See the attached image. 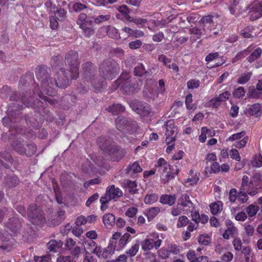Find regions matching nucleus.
Returning a JSON list of instances; mask_svg holds the SVG:
<instances>
[{"label":"nucleus","mask_w":262,"mask_h":262,"mask_svg":"<svg viewBox=\"0 0 262 262\" xmlns=\"http://www.w3.org/2000/svg\"><path fill=\"white\" fill-rule=\"evenodd\" d=\"M106 194L110 197V199L117 201L123 195V192L120 188L112 185L107 188Z\"/></svg>","instance_id":"nucleus-23"},{"label":"nucleus","mask_w":262,"mask_h":262,"mask_svg":"<svg viewBox=\"0 0 262 262\" xmlns=\"http://www.w3.org/2000/svg\"><path fill=\"white\" fill-rule=\"evenodd\" d=\"M237 234V228L233 225L230 224L229 227L225 230L223 234V237L226 239H229L230 237H233Z\"/></svg>","instance_id":"nucleus-34"},{"label":"nucleus","mask_w":262,"mask_h":262,"mask_svg":"<svg viewBox=\"0 0 262 262\" xmlns=\"http://www.w3.org/2000/svg\"><path fill=\"white\" fill-rule=\"evenodd\" d=\"M130 237V235L128 233H125L122 235H121V233L118 232L114 233L110 240L109 246L103 252V256L106 257L105 254L108 251H110V253H111L115 251L122 250L128 243Z\"/></svg>","instance_id":"nucleus-8"},{"label":"nucleus","mask_w":262,"mask_h":262,"mask_svg":"<svg viewBox=\"0 0 262 262\" xmlns=\"http://www.w3.org/2000/svg\"><path fill=\"white\" fill-rule=\"evenodd\" d=\"M162 241L159 237V235L157 234L153 238H147L143 240L141 244L142 249L144 251H148L155 248L157 250L162 244Z\"/></svg>","instance_id":"nucleus-12"},{"label":"nucleus","mask_w":262,"mask_h":262,"mask_svg":"<svg viewBox=\"0 0 262 262\" xmlns=\"http://www.w3.org/2000/svg\"><path fill=\"white\" fill-rule=\"evenodd\" d=\"M165 142L167 144H170L175 141L177 128L173 120H168L165 124Z\"/></svg>","instance_id":"nucleus-16"},{"label":"nucleus","mask_w":262,"mask_h":262,"mask_svg":"<svg viewBox=\"0 0 262 262\" xmlns=\"http://www.w3.org/2000/svg\"><path fill=\"white\" fill-rule=\"evenodd\" d=\"M232 243L235 251H239L242 249L243 243L239 237H234Z\"/></svg>","instance_id":"nucleus-62"},{"label":"nucleus","mask_w":262,"mask_h":262,"mask_svg":"<svg viewBox=\"0 0 262 262\" xmlns=\"http://www.w3.org/2000/svg\"><path fill=\"white\" fill-rule=\"evenodd\" d=\"M238 192L235 188H231L229 192V200L231 203L235 202L237 199Z\"/></svg>","instance_id":"nucleus-63"},{"label":"nucleus","mask_w":262,"mask_h":262,"mask_svg":"<svg viewBox=\"0 0 262 262\" xmlns=\"http://www.w3.org/2000/svg\"><path fill=\"white\" fill-rule=\"evenodd\" d=\"M62 245L63 242L61 241L51 239L47 243V248L49 252H56L62 247Z\"/></svg>","instance_id":"nucleus-26"},{"label":"nucleus","mask_w":262,"mask_h":262,"mask_svg":"<svg viewBox=\"0 0 262 262\" xmlns=\"http://www.w3.org/2000/svg\"><path fill=\"white\" fill-rule=\"evenodd\" d=\"M262 54V49L257 47L254 49L250 55L247 57V61L250 63L253 62L258 58H259Z\"/></svg>","instance_id":"nucleus-38"},{"label":"nucleus","mask_w":262,"mask_h":262,"mask_svg":"<svg viewBox=\"0 0 262 262\" xmlns=\"http://www.w3.org/2000/svg\"><path fill=\"white\" fill-rule=\"evenodd\" d=\"M259 209V206L251 204L246 208V211L248 216L252 217L256 214Z\"/></svg>","instance_id":"nucleus-46"},{"label":"nucleus","mask_w":262,"mask_h":262,"mask_svg":"<svg viewBox=\"0 0 262 262\" xmlns=\"http://www.w3.org/2000/svg\"><path fill=\"white\" fill-rule=\"evenodd\" d=\"M67 11L63 9H59L57 10L54 13L55 18L58 19L59 21H63L66 17Z\"/></svg>","instance_id":"nucleus-54"},{"label":"nucleus","mask_w":262,"mask_h":262,"mask_svg":"<svg viewBox=\"0 0 262 262\" xmlns=\"http://www.w3.org/2000/svg\"><path fill=\"white\" fill-rule=\"evenodd\" d=\"M28 216L30 222L37 228L41 227L46 222L44 212L35 204L29 206L28 209Z\"/></svg>","instance_id":"nucleus-10"},{"label":"nucleus","mask_w":262,"mask_h":262,"mask_svg":"<svg viewBox=\"0 0 262 262\" xmlns=\"http://www.w3.org/2000/svg\"><path fill=\"white\" fill-rule=\"evenodd\" d=\"M220 202H213L210 205V208L212 214L216 215L222 210V206L220 205Z\"/></svg>","instance_id":"nucleus-53"},{"label":"nucleus","mask_w":262,"mask_h":262,"mask_svg":"<svg viewBox=\"0 0 262 262\" xmlns=\"http://www.w3.org/2000/svg\"><path fill=\"white\" fill-rule=\"evenodd\" d=\"M102 221L105 227H112L115 224V217L112 213H106L103 215Z\"/></svg>","instance_id":"nucleus-36"},{"label":"nucleus","mask_w":262,"mask_h":262,"mask_svg":"<svg viewBox=\"0 0 262 262\" xmlns=\"http://www.w3.org/2000/svg\"><path fill=\"white\" fill-rule=\"evenodd\" d=\"M213 17L214 16L212 15L204 16L199 20V23L203 25L204 27L209 26L213 23Z\"/></svg>","instance_id":"nucleus-44"},{"label":"nucleus","mask_w":262,"mask_h":262,"mask_svg":"<svg viewBox=\"0 0 262 262\" xmlns=\"http://www.w3.org/2000/svg\"><path fill=\"white\" fill-rule=\"evenodd\" d=\"M255 186L262 190V174L259 173H255L251 179Z\"/></svg>","instance_id":"nucleus-43"},{"label":"nucleus","mask_w":262,"mask_h":262,"mask_svg":"<svg viewBox=\"0 0 262 262\" xmlns=\"http://www.w3.org/2000/svg\"><path fill=\"white\" fill-rule=\"evenodd\" d=\"M246 91L243 87L239 86L235 89L233 92V96L235 98H240L245 95Z\"/></svg>","instance_id":"nucleus-56"},{"label":"nucleus","mask_w":262,"mask_h":262,"mask_svg":"<svg viewBox=\"0 0 262 262\" xmlns=\"http://www.w3.org/2000/svg\"><path fill=\"white\" fill-rule=\"evenodd\" d=\"M240 188L251 196L255 195L258 192V187L255 186L251 180L246 175H244L242 178Z\"/></svg>","instance_id":"nucleus-13"},{"label":"nucleus","mask_w":262,"mask_h":262,"mask_svg":"<svg viewBox=\"0 0 262 262\" xmlns=\"http://www.w3.org/2000/svg\"><path fill=\"white\" fill-rule=\"evenodd\" d=\"M23 108L22 105L17 104L16 103H13L10 104L7 109V114L12 117L14 116L16 118V115H19V112Z\"/></svg>","instance_id":"nucleus-25"},{"label":"nucleus","mask_w":262,"mask_h":262,"mask_svg":"<svg viewBox=\"0 0 262 262\" xmlns=\"http://www.w3.org/2000/svg\"><path fill=\"white\" fill-rule=\"evenodd\" d=\"M111 18V15L107 14L105 15H100L94 19V22L96 24H100L101 23L108 20Z\"/></svg>","instance_id":"nucleus-64"},{"label":"nucleus","mask_w":262,"mask_h":262,"mask_svg":"<svg viewBox=\"0 0 262 262\" xmlns=\"http://www.w3.org/2000/svg\"><path fill=\"white\" fill-rule=\"evenodd\" d=\"M254 47L253 45H251L244 51L237 53L235 57L233 59V62L244 58L253 50Z\"/></svg>","instance_id":"nucleus-37"},{"label":"nucleus","mask_w":262,"mask_h":262,"mask_svg":"<svg viewBox=\"0 0 262 262\" xmlns=\"http://www.w3.org/2000/svg\"><path fill=\"white\" fill-rule=\"evenodd\" d=\"M84 247L88 252L90 253H98L97 246L96 243L93 240L89 239L84 242Z\"/></svg>","instance_id":"nucleus-33"},{"label":"nucleus","mask_w":262,"mask_h":262,"mask_svg":"<svg viewBox=\"0 0 262 262\" xmlns=\"http://www.w3.org/2000/svg\"><path fill=\"white\" fill-rule=\"evenodd\" d=\"M160 208L158 207H154L146 210V215L149 221L153 220L160 212Z\"/></svg>","instance_id":"nucleus-41"},{"label":"nucleus","mask_w":262,"mask_h":262,"mask_svg":"<svg viewBox=\"0 0 262 262\" xmlns=\"http://www.w3.org/2000/svg\"><path fill=\"white\" fill-rule=\"evenodd\" d=\"M126 170L127 174L132 175L142 172V168L141 167L139 162L136 161L132 164H129Z\"/></svg>","instance_id":"nucleus-30"},{"label":"nucleus","mask_w":262,"mask_h":262,"mask_svg":"<svg viewBox=\"0 0 262 262\" xmlns=\"http://www.w3.org/2000/svg\"><path fill=\"white\" fill-rule=\"evenodd\" d=\"M120 87V91L125 94H132L138 90V84L133 80L129 73L123 71L119 77L114 81L111 89L115 91Z\"/></svg>","instance_id":"nucleus-6"},{"label":"nucleus","mask_w":262,"mask_h":262,"mask_svg":"<svg viewBox=\"0 0 262 262\" xmlns=\"http://www.w3.org/2000/svg\"><path fill=\"white\" fill-rule=\"evenodd\" d=\"M107 34L109 37L112 38L116 39L121 38L118 30L115 27L113 26H109L108 27Z\"/></svg>","instance_id":"nucleus-45"},{"label":"nucleus","mask_w":262,"mask_h":262,"mask_svg":"<svg viewBox=\"0 0 262 262\" xmlns=\"http://www.w3.org/2000/svg\"><path fill=\"white\" fill-rule=\"evenodd\" d=\"M96 66L91 62H86L82 65L81 77L83 81L90 82L96 92H100L106 87V82L95 78Z\"/></svg>","instance_id":"nucleus-5"},{"label":"nucleus","mask_w":262,"mask_h":262,"mask_svg":"<svg viewBox=\"0 0 262 262\" xmlns=\"http://www.w3.org/2000/svg\"><path fill=\"white\" fill-rule=\"evenodd\" d=\"M248 194L244 190H242L241 188H239V191L237 193V200L241 203H246L248 199Z\"/></svg>","instance_id":"nucleus-48"},{"label":"nucleus","mask_w":262,"mask_h":262,"mask_svg":"<svg viewBox=\"0 0 262 262\" xmlns=\"http://www.w3.org/2000/svg\"><path fill=\"white\" fill-rule=\"evenodd\" d=\"M87 15L85 13H80L78 16L76 23L79 26L80 28L85 25L86 23L91 22L92 20H86Z\"/></svg>","instance_id":"nucleus-55"},{"label":"nucleus","mask_w":262,"mask_h":262,"mask_svg":"<svg viewBox=\"0 0 262 262\" xmlns=\"http://www.w3.org/2000/svg\"><path fill=\"white\" fill-rule=\"evenodd\" d=\"M106 110L113 115H118L125 111V107L121 104H113L110 105Z\"/></svg>","instance_id":"nucleus-35"},{"label":"nucleus","mask_w":262,"mask_h":262,"mask_svg":"<svg viewBox=\"0 0 262 262\" xmlns=\"http://www.w3.org/2000/svg\"><path fill=\"white\" fill-rule=\"evenodd\" d=\"M0 96L2 98L5 99L9 98L10 101H18L21 100V102L28 107L31 106L40 110V107H43V102L38 99L33 100L30 92H26V93H23L21 96L20 97L17 96L15 92L7 85L3 86L0 89Z\"/></svg>","instance_id":"nucleus-2"},{"label":"nucleus","mask_w":262,"mask_h":262,"mask_svg":"<svg viewBox=\"0 0 262 262\" xmlns=\"http://www.w3.org/2000/svg\"><path fill=\"white\" fill-rule=\"evenodd\" d=\"M252 76L251 72L245 73L238 78L237 82L239 84H244L247 83Z\"/></svg>","instance_id":"nucleus-50"},{"label":"nucleus","mask_w":262,"mask_h":262,"mask_svg":"<svg viewBox=\"0 0 262 262\" xmlns=\"http://www.w3.org/2000/svg\"><path fill=\"white\" fill-rule=\"evenodd\" d=\"M13 162V159L10 154L4 151L0 152V164L4 168L8 169L11 167Z\"/></svg>","instance_id":"nucleus-21"},{"label":"nucleus","mask_w":262,"mask_h":262,"mask_svg":"<svg viewBox=\"0 0 262 262\" xmlns=\"http://www.w3.org/2000/svg\"><path fill=\"white\" fill-rule=\"evenodd\" d=\"M24 140L21 139H17L11 143L12 148L19 155H24L26 151V148L23 144Z\"/></svg>","instance_id":"nucleus-24"},{"label":"nucleus","mask_w":262,"mask_h":262,"mask_svg":"<svg viewBox=\"0 0 262 262\" xmlns=\"http://www.w3.org/2000/svg\"><path fill=\"white\" fill-rule=\"evenodd\" d=\"M121 31L126 33L128 36L140 37L144 35V33L143 31L139 30H133L127 27H125L122 28Z\"/></svg>","instance_id":"nucleus-32"},{"label":"nucleus","mask_w":262,"mask_h":262,"mask_svg":"<svg viewBox=\"0 0 262 262\" xmlns=\"http://www.w3.org/2000/svg\"><path fill=\"white\" fill-rule=\"evenodd\" d=\"M185 104L188 110H194L195 108L194 105L192 103V94L189 93L186 96L185 98Z\"/></svg>","instance_id":"nucleus-59"},{"label":"nucleus","mask_w":262,"mask_h":262,"mask_svg":"<svg viewBox=\"0 0 262 262\" xmlns=\"http://www.w3.org/2000/svg\"><path fill=\"white\" fill-rule=\"evenodd\" d=\"M124 186L128 190L130 194H135L138 193L139 189H137V183L135 181L126 180L124 182Z\"/></svg>","instance_id":"nucleus-27"},{"label":"nucleus","mask_w":262,"mask_h":262,"mask_svg":"<svg viewBox=\"0 0 262 262\" xmlns=\"http://www.w3.org/2000/svg\"><path fill=\"white\" fill-rule=\"evenodd\" d=\"M19 183V180L18 178L13 174L8 175L5 179L6 186L9 188L16 186L18 185Z\"/></svg>","instance_id":"nucleus-29"},{"label":"nucleus","mask_w":262,"mask_h":262,"mask_svg":"<svg viewBox=\"0 0 262 262\" xmlns=\"http://www.w3.org/2000/svg\"><path fill=\"white\" fill-rule=\"evenodd\" d=\"M254 30V28L252 26H248L241 30V34L244 38H254L255 36V35H252V33Z\"/></svg>","instance_id":"nucleus-39"},{"label":"nucleus","mask_w":262,"mask_h":262,"mask_svg":"<svg viewBox=\"0 0 262 262\" xmlns=\"http://www.w3.org/2000/svg\"><path fill=\"white\" fill-rule=\"evenodd\" d=\"M198 242L201 245L207 246L210 243V238L207 235H200L198 237Z\"/></svg>","instance_id":"nucleus-61"},{"label":"nucleus","mask_w":262,"mask_h":262,"mask_svg":"<svg viewBox=\"0 0 262 262\" xmlns=\"http://www.w3.org/2000/svg\"><path fill=\"white\" fill-rule=\"evenodd\" d=\"M246 134V133L245 130L234 134L230 136L228 138L227 140L232 142L236 140H239L236 141L233 144V146H234L236 148H242L245 147L248 142V137L247 136H245Z\"/></svg>","instance_id":"nucleus-15"},{"label":"nucleus","mask_w":262,"mask_h":262,"mask_svg":"<svg viewBox=\"0 0 262 262\" xmlns=\"http://www.w3.org/2000/svg\"><path fill=\"white\" fill-rule=\"evenodd\" d=\"M201 134L199 137V140L201 143H204L207 138V134L210 131L206 127H202L201 129Z\"/></svg>","instance_id":"nucleus-60"},{"label":"nucleus","mask_w":262,"mask_h":262,"mask_svg":"<svg viewBox=\"0 0 262 262\" xmlns=\"http://www.w3.org/2000/svg\"><path fill=\"white\" fill-rule=\"evenodd\" d=\"M26 151L24 153L28 157H31L34 155L37 150L36 146L34 143H31L27 145Z\"/></svg>","instance_id":"nucleus-52"},{"label":"nucleus","mask_w":262,"mask_h":262,"mask_svg":"<svg viewBox=\"0 0 262 262\" xmlns=\"http://www.w3.org/2000/svg\"><path fill=\"white\" fill-rule=\"evenodd\" d=\"M6 226L14 234L18 233L21 228L20 220L16 217L10 218L7 222Z\"/></svg>","instance_id":"nucleus-22"},{"label":"nucleus","mask_w":262,"mask_h":262,"mask_svg":"<svg viewBox=\"0 0 262 262\" xmlns=\"http://www.w3.org/2000/svg\"><path fill=\"white\" fill-rule=\"evenodd\" d=\"M260 109V104L259 103H255L251 105L248 108V113L250 115L254 116L257 114Z\"/></svg>","instance_id":"nucleus-57"},{"label":"nucleus","mask_w":262,"mask_h":262,"mask_svg":"<svg viewBox=\"0 0 262 262\" xmlns=\"http://www.w3.org/2000/svg\"><path fill=\"white\" fill-rule=\"evenodd\" d=\"M175 169L172 168L171 166V169L170 172H168L166 174L165 178H163V184H165L169 182L171 180H173L176 176H177L181 170L182 164L180 163L179 161L176 162L174 163Z\"/></svg>","instance_id":"nucleus-20"},{"label":"nucleus","mask_w":262,"mask_h":262,"mask_svg":"<svg viewBox=\"0 0 262 262\" xmlns=\"http://www.w3.org/2000/svg\"><path fill=\"white\" fill-rule=\"evenodd\" d=\"M64 62L62 56L60 55L52 57L51 66L53 70L56 71V77L54 78V82L50 81L51 86L55 85L57 88H66L70 85L69 73L63 67Z\"/></svg>","instance_id":"nucleus-3"},{"label":"nucleus","mask_w":262,"mask_h":262,"mask_svg":"<svg viewBox=\"0 0 262 262\" xmlns=\"http://www.w3.org/2000/svg\"><path fill=\"white\" fill-rule=\"evenodd\" d=\"M97 143L100 149L113 161L120 160L126 154L125 149L115 144L109 137H99Z\"/></svg>","instance_id":"nucleus-4"},{"label":"nucleus","mask_w":262,"mask_h":262,"mask_svg":"<svg viewBox=\"0 0 262 262\" xmlns=\"http://www.w3.org/2000/svg\"><path fill=\"white\" fill-rule=\"evenodd\" d=\"M139 249V243H137L126 251V254L130 257L135 256Z\"/></svg>","instance_id":"nucleus-51"},{"label":"nucleus","mask_w":262,"mask_h":262,"mask_svg":"<svg viewBox=\"0 0 262 262\" xmlns=\"http://www.w3.org/2000/svg\"><path fill=\"white\" fill-rule=\"evenodd\" d=\"M176 201L175 195L163 194L161 196L160 202L163 204H167L169 206L173 205Z\"/></svg>","instance_id":"nucleus-31"},{"label":"nucleus","mask_w":262,"mask_h":262,"mask_svg":"<svg viewBox=\"0 0 262 262\" xmlns=\"http://www.w3.org/2000/svg\"><path fill=\"white\" fill-rule=\"evenodd\" d=\"M205 29L204 28L203 30H202L198 27H193L189 29V33L191 35L190 40L193 42H195L197 39H200L204 32H205Z\"/></svg>","instance_id":"nucleus-28"},{"label":"nucleus","mask_w":262,"mask_h":262,"mask_svg":"<svg viewBox=\"0 0 262 262\" xmlns=\"http://www.w3.org/2000/svg\"><path fill=\"white\" fill-rule=\"evenodd\" d=\"M147 73L142 63H138L134 69V73L135 76L141 77Z\"/></svg>","instance_id":"nucleus-49"},{"label":"nucleus","mask_w":262,"mask_h":262,"mask_svg":"<svg viewBox=\"0 0 262 262\" xmlns=\"http://www.w3.org/2000/svg\"><path fill=\"white\" fill-rule=\"evenodd\" d=\"M249 8L250 20L254 21L262 16V1L253 2Z\"/></svg>","instance_id":"nucleus-19"},{"label":"nucleus","mask_w":262,"mask_h":262,"mask_svg":"<svg viewBox=\"0 0 262 262\" xmlns=\"http://www.w3.org/2000/svg\"><path fill=\"white\" fill-rule=\"evenodd\" d=\"M145 103V102L134 100L130 102V106L134 111L140 115V112Z\"/></svg>","instance_id":"nucleus-42"},{"label":"nucleus","mask_w":262,"mask_h":262,"mask_svg":"<svg viewBox=\"0 0 262 262\" xmlns=\"http://www.w3.org/2000/svg\"><path fill=\"white\" fill-rule=\"evenodd\" d=\"M64 60L65 65L67 66L69 70L67 73H69V78L71 79H76L79 75V61L78 54L76 51L71 50L67 53Z\"/></svg>","instance_id":"nucleus-9"},{"label":"nucleus","mask_w":262,"mask_h":262,"mask_svg":"<svg viewBox=\"0 0 262 262\" xmlns=\"http://www.w3.org/2000/svg\"><path fill=\"white\" fill-rule=\"evenodd\" d=\"M35 74L37 79L40 81L41 90L38 85L34 88L33 91V94L31 95L33 100L37 99V97L41 99V101H43L45 102H48L51 105H55L57 101L53 98H48L46 96H44L45 94L48 96L53 97L57 94L55 85L51 86L50 81H53L52 79L50 77L51 74V69L50 68L45 65H39L35 68Z\"/></svg>","instance_id":"nucleus-1"},{"label":"nucleus","mask_w":262,"mask_h":262,"mask_svg":"<svg viewBox=\"0 0 262 262\" xmlns=\"http://www.w3.org/2000/svg\"><path fill=\"white\" fill-rule=\"evenodd\" d=\"M189 220L185 215H182L179 217L177 224L178 228H182L186 226L189 223Z\"/></svg>","instance_id":"nucleus-58"},{"label":"nucleus","mask_w":262,"mask_h":262,"mask_svg":"<svg viewBox=\"0 0 262 262\" xmlns=\"http://www.w3.org/2000/svg\"><path fill=\"white\" fill-rule=\"evenodd\" d=\"M180 252L179 246L176 244H169L166 247H162L158 251V255L162 259H166L171 255H177Z\"/></svg>","instance_id":"nucleus-17"},{"label":"nucleus","mask_w":262,"mask_h":262,"mask_svg":"<svg viewBox=\"0 0 262 262\" xmlns=\"http://www.w3.org/2000/svg\"><path fill=\"white\" fill-rule=\"evenodd\" d=\"M154 167L160 175L161 182L163 184V178H165V173H167L168 171L167 170L169 169L170 170L171 169V166L169 163L163 158H159L154 165Z\"/></svg>","instance_id":"nucleus-14"},{"label":"nucleus","mask_w":262,"mask_h":262,"mask_svg":"<svg viewBox=\"0 0 262 262\" xmlns=\"http://www.w3.org/2000/svg\"><path fill=\"white\" fill-rule=\"evenodd\" d=\"M99 72L102 79L100 81H104L106 82V80H112L119 73L120 66L113 59L104 60L99 65Z\"/></svg>","instance_id":"nucleus-7"},{"label":"nucleus","mask_w":262,"mask_h":262,"mask_svg":"<svg viewBox=\"0 0 262 262\" xmlns=\"http://www.w3.org/2000/svg\"><path fill=\"white\" fill-rule=\"evenodd\" d=\"M93 21L86 23L85 25L80 27L82 29L83 33L85 37H89L94 34V30L93 29Z\"/></svg>","instance_id":"nucleus-40"},{"label":"nucleus","mask_w":262,"mask_h":262,"mask_svg":"<svg viewBox=\"0 0 262 262\" xmlns=\"http://www.w3.org/2000/svg\"><path fill=\"white\" fill-rule=\"evenodd\" d=\"M178 204L182 207L183 211L186 213L194 209V205L187 193H183L180 195L178 199Z\"/></svg>","instance_id":"nucleus-18"},{"label":"nucleus","mask_w":262,"mask_h":262,"mask_svg":"<svg viewBox=\"0 0 262 262\" xmlns=\"http://www.w3.org/2000/svg\"><path fill=\"white\" fill-rule=\"evenodd\" d=\"M117 128L119 130L126 129L130 134L136 131L138 125L135 121H128L126 118L123 116H118L115 119Z\"/></svg>","instance_id":"nucleus-11"},{"label":"nucleus","mask_w":262,"mask_h":262,"mask_svg":"<svg viewBox=\"0 0 262 262\" xmlns=\"http://www.w3.org/2000/svg\"><path fill=\"white\" fill-rule=\"evenodd\" d=\"M158 199V195L156 193L147 194L144 198L145 204L150 205L157 202Z\"/></svg>","instance_id":"nucleus-47"}]
</instances>
